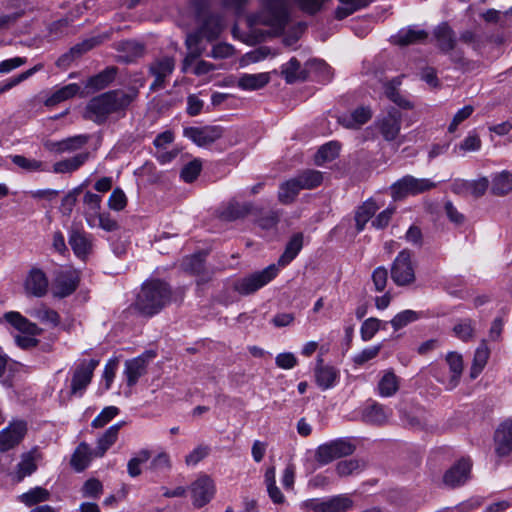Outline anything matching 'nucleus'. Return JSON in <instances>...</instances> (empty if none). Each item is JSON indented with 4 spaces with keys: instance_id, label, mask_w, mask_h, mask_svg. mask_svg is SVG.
<instances>
[{
    "instance_id": "1",
    "label": "nucleus",
    "mask_w": 512,
    "mask_h": 512,
    "mask_svg": "<svg viewBox=\"0 0 512 512\" xmlns=\"http://www.w3.org/2000/svg\"><path fill=\"white\" fill-rule=\"evenodd\" d=\"M196 18L199 27L197 31L189 33L185 40L187 54L182 63L184 73L205 51L206 47L202 44V40L206 39L209 42L215 40L223 29L222 18L205 8L197 9Z\"/></svg>"
},
{
    "instance_id": "2",
    "label": "nucleus",
    "mask_w": 512,
    "mask_h": 512,
    "mask_svg": "<svg viewBox=\"0 0 512 512\" xmlns=\"http://www.w3.org/2000/svg\"><path fill=\"white\" fill-rule=\"evenodd\" d=\"M137 96L136 91L127 93L123 90H112L93 97L86 105L84 118L97 124L104 123L109 115L127 109Z\"/></svg>"
},
{
    "instance_id": "3",
    "label": "nucleus",
    "mask_w": 512,
    "mask_h": 512,
    "mask_svg": "<svg viewBox=\"0 0 512 512\" xmlns=\"http://www.w3.org/2000/svg\"><path fill=\"white\" fill-rule=\"evenodd\" d=\"M171 300V289L163 281L151 280L142 285L135 307L146 316H153L162 310Z\"/></svg>"
},
{
    "instance_id": "4",
    "label": "nucleus",
    "mask_w": 512,
    "mask_h": 512,
    "mask_svg": "<svg viewBox=\"0 0 512 512\" xmlns=\"http://www.w3.org/2000/svg\"><path fill=\"white\" fill-rule=\"evenodd\" d=\"M288 2L289 0H263V10L251 16L250 23L267 25L275 33L281 32L288 22Z\"/></svg>"
},
{
    "instance_id": "5",
    "label": "nucleus",
    "mask_w": 512,
    "mask_h": 512,
    "mask_svg": "<svg viewBox=\"0 0 512 512\" xmlns=\"http://www.w3.org/2000/svg\"><path fill=\"white\" fill-rule=\"evenodd\" d=\"M356 446L347 438H338L317 447L315 460L321 465H327L332 461L346 457L354 453Z\"/></svg>"
},
{
    "instance_id": "6",
    "label": "nucleus",
    "mask_w": 512,
    "mask_h": 512,
    "mask_svg": "<svg viewBox=\"0 0 512 512\" xmlns=\"http://www.w3.org/2000/svg\"><path fill=\"white\" fill-rule=\"evenodd\" d=\"M436 183L428 178H416L406 175L393 183L390 187L391 195L395 200L403 199L408 195H417L430 191Z\"/></svg>"
},
{
    "instance_id": "7",
    "label": "nucleus",
    "mask_w": 512,
    "mask_h": 512,
    "mask_svg": "<svg viewBox=\"0 0 512 512\" xmlns=\"http://www.w3.org/2000/svg\"><path fill=\"white\" fill-rule=\"evenodd\" d=\"M301 10L309 14L317 13L327 0H294ZM343 6L337 7L335 17L342 20L357 10L369 5L371 0H339Z\"/></svg>"
},
{
    "instance_id": "8",
    "label": "nucleus",
    "mask_w": 512,
    "mask_h": 512,
    "mask_svg": "<svg viewBox=\"0 0 512 512\" xmlns=\"http://www.w3.org/2000/svg\"><path fill=\"white\" fill-rule=\"evenodd\" d=\"M278 274L275 264L269 265L262 271L252 273L246 277L236 280L233 284L234 290L241 295H249L268 284Z\"/></svg>"
},
{
    "instance_id": "9",
    "label": "nucleus",
    "mask_w": 512,
    "mask_h": 512,
    "mask_svg": "<svg viewBox=\"0 0 512 512\" xmlns=\"http://www.w3.org/2000/svg\"><path fill=\"white\" fill-rule=\"evenodd\" d=\"M391 278L397 286H408L414 283L415 269L412 263V253L404 249L395 258L391 266Z\"/></svg>"
},
{
    "instance_id": "10",
    "label": "nucleus",
    "mask_w": 512,
    "mask_h": 512,
    "mask_svg": "<svg viewBox=\"0 0 512 512\" xmlns=\"http://www.w3.org/2000/svg\"><path fill=\"white\" fill-rule=\"evenodd\" d=\"M176 60L173 56H160L155 58L149 65V73L154 77L150 85L151 91L163 89L167 79L170 78L175 69Z\"/></svg>"
},
{
    "instance_id": "11",
    "label": "nucleus",
    "mask_w": 512,
    "mask_h": 512,
    "mask_svg": "<svg viewBox=\"0 0 512 512\" xmlns=\"http://www.w3.org/2000/svg\"><path fill=\"white\" fill-rule=\"evenodd\" d=\"M99 361L95 359L83 360L75 368L71 378L70 394L74 396H82L87 386L91 383L94 370L98 366Z\"/></svg>"
},
{
    "instance_id": "12",
    "label": "nucleus",
    "mask_w": 512,
    "mask_h": 512,
    "mask_svg": "<svg viewBox=\"0 0 512 512\" xmlns=\"http://www.w3.org/2000/svg\"><path fill=\"white\" fill-rule=\"evenodd\" d=\"M308 507L314 512H348L353 509L354 502L347 494H338L326 499L311 500Z\"/></svg>"
},
{
    "instance_id": "13",
    "label": "nucleus",
    "mask_w": 512,
    "mask_h": 512,
    "mask_svg": "<svg viewBox=\"0 0 512 512\" xmlns=\"http://www.w3.org/2000/svg\"><path fill=\"white\" fill-rule=\"evenodd\" d=\"M221 126L187 127L183 135L197 146L204 147L213 144L223 136Z\"/></svg>"
},
{
    "instance_id": "14",
    "label": "nucleus",
    "mask_w": 512,
    "mask_h": 512,
    "mask_svg": "<svg viewBox=\"0 0 512 512\" xmlns=\"http://www.w3.org/2000/svg\"><path fill=\"white\" fill-rule=\"evenodd\" d=\"M154 357L155 353L148 351L125 362L124 375L126 376L128 386L133 387L138 382L139 378L146 374L148 362Z\"/></svg>"
},
{
    "instance_id": "15",
    "label": "nucleus",
    "mask_w": 512,
    "mask_h": 512,
    "mask_svg": "<svg viewBox=\"0 0 512 512\" xmlns=\"http://www.w3.org/2000/svg\"><path fill=\"white\" fill-rule=\"evenodd\" d=\"M193 503L197 507L206 505L214 497L215 484L207 475L200 476L191 485Z\"/></svg>"
},
{
    "instance_id": "16",
    "label": "nucleus",
    "mask_w": 512,
    "mask_h": 512,
    "mask_svg": "<svg viewBox=\"0 0 512 512\" xmlns=\"http://www.w3.org/2000/svg\"><path fill=\"white\" fill-rule=\"evenodd\" d=\"M27 426L24 421L12 422L0 431V451L5 452L18 445L24 438Z\"/></svg>"
},
{
    "instance_id": "17",
    "label": "nucleus",
    "mask_w": 512,
    "mask_h": 512,
    "mask_svg": "<svg viewBox=\"0 0 512 512\" xmlns=\"http://www.w3.org/2000/svg\"><path fill=\"white\" fill-rule=\"evenodd\" d=\"M379 132L386 141H393L397 138L401 129V114L392 108L388 113L377 121Z\"/></svg>"
},
{
    "instance_id": "18",
    "label": "nucleus",
    "mask_w": 512,
    "mask_h": 512,
    "mask_svg": "<svg viewBox=\"0 0 512 512\" xmlns=\"http://www.w3.org/2000/svg\"><path fill=\"white\" fill-rule=\"evenodd\" d=\"M79 285V277L75 271L60 272L53 283V295L58 298H65L71 295Z\"/></svg>"
},
{
    "instance_id": "19",
    "label": "nucleus",
    "mask_w": 512,
    "mask_h": 512,
    "mask_svg": "<svg viewBox=\"0 0 512 512\" xmlns=\"http://www.w3.org/2000/svg\"><path fill=\"white\" fill-rule=\"evenodd\" d=\"M24 289L28 295L43 297L48 291V279L45 273L41 269L33 267L25 279Z\"/></svg>"
},
{
    "instance_id": "20",
    "label": "nucleus",
    "mask_w": 512,
    "mask_h": 512,
    "mask_svg": "<svg viewBox=\"0 0 512 512\" xmlns=\"http://www.w3.org/2000/svg\"><path fill=\"white\" fill-rule=\"evenodd\" d=\"M495 452L498 456H506L512 452V420L502 422L494 435Z\"/></svg>"
},
{
    "instance_id": "21",
    "label": "nucleus",
    "mask_w": 512,
    "mask_h": 512,
    "mask_svg": "<svg viewBox=\"0 0 512 512\" xmlns=\"http://www.w3.org/2000/svg\"><path fill=\"white\" fill-rule=\"evenodd\" d=\"M471 463L462 459L452 466L443 477V482L449 487H456L464 484L469 478Z\"/></svg>"
},
{
    "instance_id": "22",
    "label": "nucleus",
    "mask_w": 512,
    "mask_h": 512,
    "mask_svg": "<svg viewBox=\"0 0 512 512\" xmlns=\"http://www.w3.org/2000/svg\"><path fill=\"white\" fill-rule=\"evenodd\" d=\"M68 242L74 254L81 259L92 251V236L83 230H71Z\"/></svg>"
},
{
    "instance_id": "23",
    "label": "nucleus",
    "mask_w": 512,
    "mask_h": 512,
    "mask_svg": "<svg viewBox=\"0 0 512 512\" xmlns=\"http://www.w3.org/2000/svg\"><path fill=\"white\" fill-rule=\"evenodd\" d=\"M391 415V409L373 402L363 409L362 421L366 424L381 426L388 422Z\"/></svg>"
},
{
    "instance_id": "24",
    "label": "nucleus",
    "mask_w": 512,
    "mask_h": 512,
    "mask_svg": "<svg viewBox=\"0 0 512 512\" xmlns=\"http://www.w3.org/2000/svg\"><path fill=\"white\" fill-rule=\"evenodd\" d=\"M372 117V113L367 107H359L352 113L342 115L338 118V122L348 129H358Z\"/></svg>"
},
{
    "instance_id": "25",
    "label": "nucleus",
    "mask_w": 512,
    "mask_h": 512,
    "mask_svg": "<svg viewBox=\"0 0 512 512\" xmlns=\"http://www.w3.org/2000/svg\"><path fill=\"white\" fill-rule=\"evenodd\" d=\"M5 320L10 323L13 327L24 334L28 335H40L42 329L39 328L35 323L29 321L23 317L19 312H7L4 315Z\"/></svg>"
},
{
    "instance_id": "26",
    "label": "nucleus",
    "mask_w": 512,
    "mask_h": 512,
    "mask_svg": "<svg viewBox=\"0 0 512 512\" xmlns=\"http://www.w3.org/2000/svg\"><path fill=\"white\" fill-rule=\"evenodd\" d=\"M339 370L333 366L315 367L314 377L316 384L322 390L334 387L339 379Z\"/></svg>"
},
{
    "instance_id": "27",
    "label": "nucleus",
    "mask_w": 512,
    "mask_h": 512,
    "mask_svg": "<svg viewBox=\"0 0 512 512\" xmlns=\"http://www.w3.org/2000/svg\"><path fill=\"white\" fill-rule=\"evenodd\" d=\"M446 363L450 370V377L447 383V389H454L460 380V377L463 372V359L460 354L457 352H449L446 356Z\"/></svg>"
},
{
    "instance_id": "28",
    "label": "nucleus",
    "mask_w": 512,
    "mask_h": 512,
    "mask_svg": "<svg viewBox=\"0 0 512 512\" xmlns=\"http://www.w3.org/2000/svg\"><path fill=\"white\" fill-rule=\"evenodd\" d=\"M434 37L438 47L444 52L451 51L455 47V34L447 23H441L435 28Z\"/></svg>"
},
{
    "instance_id": "29",
    "label": "nucleus",
    "mask_w": 512,
    "mask_h": 512,
    "mask_svg": "<svg viewBox=\"0 0 512 512\" xmlns=\"http://www.w3.org/2000/svg\"><path fill=\"white\" fill-rule=\"evenodd\" d=\"M124 422H118L110 426L104 434L98 439L97 447L95 449V456L101 457L105 452L116 442L118 433Z\"/></svg>"
},
{
    "instance_id": "30",
    "label": "nucleus",
    "mask_w": 512,
    "mask_h": 512,
    "mask_svg": "<svg viewBox=\"0 0 512 512\" xmlns=\"http://www.w3.org/2000/svg\"><path fill=\"white\" fill-rule=\"evenodd\" d=\"M399 378L391 370L384 371L380 378L377 389L382 397H391L399 390Z\"/></svg>"
},
{
    "instance_id": "31",
    "label": "nucleus",
    "mask_w": 512,
    "mask_h": 512,
    "mask_svg": "<svg viewBox=\"0 0 512 512\" xmlns=\"http://www.w3.org/2000/svg\"><path fill=\"white\" fill-rule=\"evenodd\" d=\"M253 210V205L250 202H237L231 201L221 212V217L224 220L232 221L243 218L250 214Z\"/></svg>"
},
{
    "instance_id": "32",
    "label": "nucleus",
    "mask_w": 512,
    "mask_h": 512,
    "mask_svg": "<svg viewBox=\"0 0 512 512\" xmlns=\"http://www.w3.org/2000/svg\"><path fill=\"white\" fill-rule=\"evenodd\" d=\"M512 191V173L503 170L492 178L491 193L496 196H505Z\"/></svg>"
},
{
    "instance_id": "33",
    "label": "nucleus",
    "mask_w": 512,
    "mask_h": 512,
    "mask_svg": "<svg viewBox=\"0 0 512 512\" xmlns=\"http://www.w3.org/2000/svg\"><path fill=\"white\" fill-rule=\"evenodd\" d=\"M89 152L79 153L71 158L56 162L53 165L55 173H70L80 168L89 158Z\"/></svg>"
},
{
    "instance_id": "34",
    "label": "nucleus",
    "mask_w": 512,
    "mask_h": 512,
    "mask_svg": "<svg viewBox=\"0 0 512 512\" xmlns=\"http://www.w3.org/2000/svg\"><path fill=\"white\" fill-rule=\"evenodd\" d=\"M270 81L269 73L243 74L238 79V87L243 90H258Z\"/></svg>"
},
{
    "instance_id": "35",
    "label": "nucleus",
    "mask_w": 512,
    "mask_h": 512,
    "mask_svg": "<svg viewBox=\"0 0 512 512\" xmlns=\"http://www.w3.org/2000/svg\"><path fill=\"white\" fill-rule=\"evenodd\" d=\"M116 69L106 68L97 75L90 77L86 82V88L92 92L105 89L115 78Z\"/></svg>"
},
{
    "instance_id": "36",
    "label": "nucleus",
    "mask_w": 512,
    "mask_h": 512,
    "mask_svg": "<svg viewBox=\"0 0 512 512\" xmlns=\"http://www.w3.org/2000/svg\"><path fill=\"white\" fill-rule=\"evenodd\" d=\"M80 93V86L76 83L65 85L56 89L45 101L47 106H55L63 101L73 98Z\"/></svg>"
},
{
    "instance_id": "37",
    "label": "nucleus",
    "mask_w": 512,
    "mask_h": 512,
    "mask_svg": "<svg viewBox=\"0 0 512 512\" xmlns=\"http://www.w3.org/2000/svg\"><path fill=\"white\" fill-rule=\"evenodd\" d=\"M92 459V452L88 444L82 442L75 449L70 464L78 472L86 469Z\"/></svg>"
},
{
    "instance_id": "38",
    "label": "nucleus",
    "mask_w": 512,
    "mask_h": 512,
    "mask_svg": "<svg viewBox=\"0 0 512 512\" xmlns=\"http://www.w3.org/2000/svg\"><path fill=\"white\" fill-rule=\"evenodd\" d=\"M303 246V235L301 233L295 234L288 244L286 245L284 253L278 260V265L281 267L289 264L300 252Z\"/></svg>"
},
{
    "instance_id": "39",
    "label": "nucleus",
    "mask_w": 512,
    "mask_h": 512,
    "mask_svg": "<svg viewBox=\"0 0 512 512\" xmlns=\"http://www.w3.org/2000/svg\"><path fill=\"white\" fill-rule=\"evenodd\" d=\"M37 469L36 459L32 452L22 455L20 462L17 464L14 478L17 482L22 481L25 477L30 476Z\"/></svg>"
},
{
    "instance_id": "40",
    "label": "nucleus",
    "mask_w": 512,
    "mask_h": 512,
    "mask_svg": "<svg viewBox=\"0 0 512 512\" xmlns=\"http://www.w3.org/2000/svg\"><path fill=\"white\" fill-rule=\"evenodd\" d=\"M301 190L302 189L300 188L296 179L291 178L280 185L278 191V200L285 205L291 204L294 202Z\"/></svg>"
},
{
    "instance_id": "41",
    "label": "nucleus",
    "mask_w": 512,
    "mask_h": 512,
    "mask_svg": "<svg viewBox=\"0 0 512 512\" xmlns=\"http://www.w3.org/2000/svg\"><path fill=\"white\" fill-rule=\"evenodd\" d=\"M400 84L401 79L399 77L392 79L391 81L385 83L384 93L388 99L393 101L399 107L404 109H410L412 108V104L408 100L403 98L398 91V87L400 86Z\"/></svg>"
},
{
    "instance_id": "42",
    "label": "nucleus",
    "mask_w": 512,
    "mask_h": 512,
    "mask_svg": "<svg viewBox=\"0 0 512 512\" xmlns=\"http://www.w3.org/2000/svg\"><path fill=\"white\" fill-rule=\"evenodd\" d=\"M102 198L98 194L87 191L84 195L83 202L88 206L89 211L85 213V219L89 227L96 226L94 216L99 213Z\"/></svg>"
},
{
    "instance_id": "43",
    "label": "nucleus",
    "mask_w": 512,
    "mask_h": 512,
    "mask_svg": "<svg viewBox=\"0 0 512 512\" xmlns=\"http://www.w3.org/2000/svg\"><path fill=\"white\" fill-rule=\"evenodd\" d=\"M31 317L39 320L40 322L44 324H49L53 327L57 326L60 323V316L59 314L47 307L46 305H40L39 307L33 308L30 311Z\"/></svg>"
},
{
    "instance_id": "44",
    "label": "nucleus",
    "mask_w": 512,
    "mask_h": 512,
    "mask_svg": "<svg viewBox=\"0 0 512 512\" xmlns=\"http://www.w3.org/2000/svg\"><path fill=\"white\" fill-rule=\"evenodd\" d=\"M427 38V33L424 30H416V29H402L395 36L394 41L398 45H409L414 44L420 41H423Z\"/></svg>"
},
{
    "instance_id": "45",
    "label": "nucleus",
    "mask_w": 512,
    "mask_h": 512,
    "mask_svg": "<svg viewBox=\"0 0 512 512\" xmlns=\"http://www.w3.org/2000/svg\"><path fill=\"white\" fill-rule=\"evenodd\" d=\"M378 207L374 201H366L360 206L355 214L356 228L360 232L366 223L372 218Z\"/></svg>"
},
{
    "instance_id": "46",
    "label": "nucleus",
    "mask_w": 512,
    "mask_h": 512,
    "mask_svg": "<svg viewBox=\"0 0 512 512\" xmlns=\"http://www.w3.org/2000/svg\"><path fill=\"white\" fill-rule=\"evenodd\" d=\"M10 159L14 165L25 172H42L45 171V164L37 159L27 158L23 155H12Z\"/></svg>"
},
{
    "instance_id": "47",
    "label": "nucleus",
    "mask_w": 512,
    "mask_h": 512,
    "mask_svg": "<svg viewBox=\"0 0 512 512\" xmlns=\"http://www.w3.org/2000/svg\"><path fill=\"white\" fill-rule=\"evenodd\" d=\"M340 146L337 142L331 141L322 145L315 155V163L319 166L334 160L339 154Z\"/></svg>"
},
{
    "instance_id": "48",
    "label": "nucleus",
    "mask_w": 512,
    "mask_h": 512,
    "mask_svg": "<svg viewBox=\"0 0 512 512\" xmlns=\"http://www.w3.org/2000/svg\"><path fill=\"white\" fill-rule=\"evenodd\" d=\"M294 178L302 190L316 188L323 180L321 172L316 170H306Z\"/></svg>"
},
{
    "instance_id": "49",
    "label": "nucleus",
    "mask_w": 512,
    "mask_h": 512,
    "mask_svg": "<svg viewBox=\"0 0 512 512\" xmlns=\"http://www.w3.org/2000/svg\"><path fill=\"white\" fill-rule=\"evenodd\" d=\"M475 332V323L472 319L466 318L459 320L453 327L454 335L464 342L473 339Z\"/></svg>"
},
{
    "instance_id": "50",
    "label": "nucleus",
    "mask_w": 512,
    "mask_h": 512,
    "mask_svg": "<svg viewBox=\"0 0 512 512\" xmlns=\"http://www.w3.org/2000/svg\"><path fill=\"white\" fill-rule=\"evenodd\" d=\"M490 355V351L486 345V343L483 341L478 348L475 351L474 358H473V364L471 368V376L476 377L485 367L488 358Z\"/></svg>"
},
{
    "instance_id": "51",
    "label": "nucleus",
    "mask_w": 512,
    "mask_h": 512,
    "mask_svg": "<svg viewBox=\"0 0 512 512\" xmlns=\"http://www.w3.org/2000/svg\"><path fill=\"white\" fill-rule=\"evenodd\" d=\"M48 490L42 487H35L29 490L26 493H23L19 496L20 502L24 503L26 506H33L37 503L44 502L49 499Z\"/></svg>"
},
{
    "instance_id": "52",
    "label": "nucleus",
    "mask_w": 512,
    "mask_h": 512,
    "mask_svg": "<svg viewBox=\"0 0 512 512\" xmlns=\"http://www.w3.org/2000/svg\"><path fill=\"white\" fill-rule=\"evenodd\" d=\"M42 69H43V64L39 63V64L35 65L34 67L20 73L16 77L0 83V94L12 89L16 85H18L21 82L25 81L26 79L30 78L32 75H34L36 72H38Z\"/></svg>"
},
{
    "instance_id": "53",
    "label": "nucleus",
    "mask_w": 512,
    "mask_h": 512,
    "mask_svg": "<svg viewBox=\"0 0 512 512\" xmlns=\"http://www.w3.org/2000/svg\"><path fill=\"white\" fill-rule=\"evenodd\" d=\"M89 141V136L87 135H76L73 137H68L60 141L59 151L60 153L65 152H73L78 149H81L84 145H86Z\"/></svg>"
},
{
    "instance_id": "54",
    "label": "nucleus",
    "mask_w": 512,
    "mask_h": 512,
    "mask_svg": "<svg viewBox=\"0 0 512 512\" xmlns=\"http://www.w3.org/2000/svg\"><path fill=\"white\" fill-rule=\"evenodd\" d=\"M281 74L288 84L294 83L300 79V62L295 58H291L281 67Z\"/></svg>"
},
{
    "instance_id": "55",
    "label": "nucleus",
    "mask_w": 512,
    "mask_h": 512,
    "mask_svg": "<svg viewBox=\"0 0 512 512\" xmlns=\"http://www.w3.org/2000/svg\"><path fill=\"white\" fill-rule=\"evenodd\" d=\"M364 467V462L357 459H347L337 463L335 469L340 477H346L361 470Z\"/></svg>"
},
{
    "instance_id": "56",
    "label": "nucleus",
    "mask_w": 512,
    "mask_h": 512,
    "mask_svg": "<svg viewBox=\"0 0 512 512\" xmlns=\"http://www.w3.org/2000/svg\"><path fill=\"white\" fill-rule=\"evenodd\" d=\"M171 459L168 453L160 452L149 464V470L154 473L167 472L171 469Z\"/></svg>"
},
{
    "instance_id": "57",
    "label": "nucleus",
    "mask_w": 512,
    "mask_h": 512,
    "mask_svg": "<svg viewBox=\"0 0 512 512\" xmlns=\"http://www.w3.org/2000/svg\"><path fill=\"white\" fill-rule=\"evenodd\" d=\"M419 318V313L413 310H404L397 315L394 316V318L391 320V325L394 328V330H399L409 323H412L416 321Z\"/></svg>"
},
{
    "instance_id": "58",
    "label": "nucleus",
    "mask_w": 512,
    "mask_h": 512,
    "mask_svg": "<svg viewBox=\"0 0 512 512\" xmlns=\"http://www.w3.org/2000/svg\"><path fill=\"white\" fill-rule=\"evenodd\" d=\"M202 163L198 159H194L187 163L181 170V178L186 183L193 182L200 174Z\"/></svg>"
},
{
    "instance_id": "59",
    "label": "nucleus",
    "mask_w": 512,
    "mask_h": 512,
    "mask_svg": "<svg viewBox=\"0 0 512 512\" xmlns=\"http://www.w3.org/2000/svg\"><path fill=\"white\" fill-rule=\"evenodd\" d=\"M118 414H119V409L116 406L105 407L99 413V415L93 419L91 426L93 428L104 427L107 423H109Z\"/></svg>"
},
{
    "instance_id": "60",
    "label": "nucleus",
    "mask_w": 512,
    "mask_h": 512,
    "mask_svg": "<svg viewBox=\"0 0 512 512\" xmlns=\"http://www.w3.org/2000/svg\"><path fill=\"white\" fill-rule=\"evenodd\" d=\"M381 321L377 318L366 319L361 326L360 334L363 341L371 340L380 329Z\"/></svg>"
},
{
    "instance_id": "61",
    "label": "nucleus",
    "mask_w": 512,
    "mask_h": 512,
    "mask_svg": "<svg viewBox=\"0 0 512 512\" xmlns=\"http://www.w3.org/2000/svg\"><path fill=\"white\" fill-rule=\"evenodd\" d=\"M96 226L107 232H113L119 229L118 222L107 212H99L94 216Z\"/></svg>"
},
{
    "instance_id": "62",
    "label": "nucleus",
    "mask_w": 512,
    "mask_h": 512,
    "mask_svg": "<svg viewBox=\"0 0 512 512\" xmlns=\"http://www.w3.org/2000/svg\"><path fill=\"white\" fill-rule=\"evenodd\" d=\"M108 207L114 211H122L127 205V197L122 189L115 188L108 199Z\"/></svg>"
},
{
    "instance_id": "63",
    "label": "nucleus",
    "mask_w": 512,
    "mask_h": 512,
    "mask_svg": "<svg viewBox=\"0 0 512 512\" xmlns=\"http://www.w3.org/2000/svg\"><path fill=\"white\" fill-rule=\"evenodd\" d=\"M481 148V140L475 133L469 134L458 146H455L454 152L459 151L471 152L478 151Z\"/></svg>"
},
{
    "instance_id": "64",
    "label": "nucleus",
    "mask_w": 512,
    "mask_h": 512,
    "mask_svg": "<svg viewBox=\"0 0 512 512\" xmlns=\"http://www.w3.org/2000/svg\"><path fill=\"white\" fill-rule=\"evenodd\" d=\"M209 451L210 449L208 446L199 445L195 449H193L188 455H186L185 463L188 466H195L201 460L208 456Z\"/></svg>"
}]
</instances>
